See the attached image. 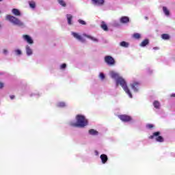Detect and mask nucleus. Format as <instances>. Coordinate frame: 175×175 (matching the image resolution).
<instances>
[{"label": "nucleus", "instance_id": "1", "mask_svg": "<svg viewBox=\"0 0 175 175\" xmlns=\"http://www.w3.org/2000/svg\"><path fill=\"white\" fill-rule=\"evenodd\" d=\"M75 120L76 121L71 120L69 122V125H70V126H74L75 128H85V126L88 125V119H87L84 115H77L75 116Z\"/></svg>", "mask_w": 175, "mask_h": 175}, {"label": "nucleus", "instance_id": "2", "mask_svg": "<svg viewBox=\"0 0 175 175\" xmlns=\"http://www.w3.org/2000/svg\"><path fill=\"white\" fill-rule=\"evenodd\" d=\"M116 87H118L120 85L122 88L124 90V91L126 92V94L129 96V98H133L132 93L131 92V90L129 88H128V85L126 84V81L122 77L119 78L116 81Z\"/></svg>", "mask_w": 175, "mask_h": 175}, {"label": "nucleus", "instance_id": "3", "mask_svg": "<svg viewBox=\"0 0 175 175\" xmlns=\"http://www.w3.org/2000/svg\"><path fill=\"white\" fill-rule=\"evenodd\" d=\"M5 18L10 21L11 24H13V25H17L18 27H25L23 21H20V19H18L17 17L13 16L12 15H7Z\"/></svg>", "mask_w": 175, "mask_h": 175}, {"label": "nucleus", "instance_id": "4", "mask_svg": "<svg viewBox=\"0 0 175 175\" xmlns=\"http://www.w3.org/2000/svg\"><path fill=\"white\" fill-rule=\"evenodd\" d=\"M159 135H161L159 131L155 132L152 135L149 137V139H154L156 142L162 143L163 142V137H162V136H159Z\"/></svg>", "mask_w": 175, "mask_h": 175}, {"label": "nucleus", "instance_id": "5", "mask_svg": "<svg viewBox=\"0 0 175 175\" xmlns=\"http://www.w3.org/2000/svg\"><path fill=\"white\" fill-rule=\"evenodd\" d=\"M105 62H106L107 65H109V66H113V65H116V60H114V58L110 55L105 57Z\"/></svg>", "mask_w": 175, "mask_h": 175}, {"label": "nucleus", "instance_id": "6", "mask_svg": "<svg viewBox=\"0 0 175 175\" xmlns=\"http://www.w3.org/2000/svg\"><path fill=\"white\" fill-rule=\"evenodd\" d=\"M109 75L111 79H113L115 81H117V80L122 77L121 75H120V73L114 70H110Z\"/></svg>", "mask_w": 175, "mask_h": 175}, {"label": "nucleus", "instance_id": "7", "mask_svg": "<svg viewBox=\"0 0 175 175\" xmlns=\"http://www.w3.org/2000/svg\"><path fill=\"white\" fill-rule=\"evenodd\" d=\"M131 87L133 91L137 92L140 90V82L134 81L131 83Z\"/></svg>", "mask_w": 175, "mask_h": 175}, {"label": "nucleus", "instance_id": "8", "mask_svg": "<svg viewBox=\"0 0 175 175\" xmlns=\"http://www.w3.org/2000/svg\"><path fill=\"white\" fill-rule=\"evenodd\" d=\"M71 35L73 36V38H75V39L79 40V42H81V43H84V42H85V40L83 39V36H81V35H80L79 33L72 31Z\"/></svg>", "mask_w": 175, "mask_h": 175}, {"label": "nucleus", "instance_id": "9", "mask_svg": "<svg viewBox=\"0 0 175 175\" xmlns=\"http://www.w3.org/2000/svg\"><path fill=\"white\" fill-rule=\"evenodd\" d=\"M22 38L25 42H27L28 44H33V40L29 35H23Z\"/></svg>", "mask_w": 175, "mask_h": 175}, {"label": "nucleus", "instance_id": "10", "mask_svg": "<svg viewBox=\"0 0 175 175\" xmlns=\"http://www.w3.org/2000/svg\"><path fill=\"white\" fill-rule=\"evenodd\" d=\"M118 117L121 121H123V122H129V121L132 120V118L128 115H120Z\"/></svg>", "mask_w": 175, "mask_h": 175}, {"label": "nucleus", "instance_id": "11", "mask_svg": "<svg viewBox=\"0 0 175 175\" xmlns=\"http://www.w3.org/2000/svg\"><path fill=\"white\" fill-rule=\"evenodd\" d=\"M94 6H103L105 5V0H91Z\"/></svg>", "mask_w": 175, "mask_h": 175}, {"label": "nucleus", "instance_id": "12", "mask_svg": "<svg viewBox=\"0 0 175 175\" xmlns=\"http://www.w3.org/2000/svg\"><path fill=\"white\" fill-rule=\"evenodd\" d=\"M68 25H73V15L67 14L66 15Z\"/></svg>", "mask_w": 175, "mask_h": 175}, {"label": "nucleus", "instance_id": "13", "mask_svg": "<svg viewBox=\"0 0 175 175\" xmlns=\"http://www.w3.org/2000/svg\"><path fill=\"white\" fill-rule=\"evenodd\" d=\"M25 51L27 57H31L32 54H33V51L32 50V48L29 45L25 46Z\"/></svg>", "mask_w": 175, "mask_h": 175}, {"label": "nucleus", "instance_id": "14", "mask_svg": "<svg viewBox=\"0 0 175 175\" xmlns=\"http://www.w3.org/2000/svg\"><path fill=\"white\" fill-rule=\"evenodd\" d=\"M83 36H85V38H88V39H90V40H92L94 43L99 42V39L96 38L94 36H90V35H88V34H85V33L83 34Z\"/></svg>", "mask_w": 175, "mask_h": 175}, {"label": "nucleus", "instance_id": "15", "mask_svg": "<svg viewBox=\"0 0 175 175\" xmlns=\"http://www.w3.org/2000/svg\"><path fill=\"white\" fill-rule=\"evenodd\" d=\"M120 23L121 24H128V23H129V17H128V16H122L120 18Z\"/></svg>", "mask_w": 175, "mask_h": 175}, {"label": "nucleus", "instance_id": "16", "mask_svg": "<svg viewBox=\"0 0 175 175\" xmlns=\"http://www.w3.org/2000/svg\"><path fill=\"white\" fill-rule=\"evenodd\" d=\"M88 133L91 136H98L99 135V132H98V131H96L94 129L89 130Z\"/></svg>", "mask_w": 175, "mask_h": 175}, {"label": "nucleus", "instance_id": "17", "mask_svg": "<svg viewBox=\"0 0 175 175\" xmlns=\"http://www.w3.org/2000/svg\"><path fill=\"white\" fill-rule=\"evenodd\" d=\"M100 158L102 163H103V165H105V163H106V162H107V161L109 160L107 155H106L105 154H101Z\"/></svg>", "mask_w": 175, "mask_h": 175}, {"label": "nucleus", "instance_id": "18", "mask_svg": "<svg viewBox=\"0 0 175 175\" xmlns=\"http://www.w3.org/2000/svg\"><path fill=\"white\" fill-rule=\"evenodd\" d=\"M12 13L14 14V16H21V12L18 9L14 8L12 10Z\"/></svg>", "mask_w": 175, "mask_h": 175}, {"label": "nucleus", "instance_id": "19", "mask_svg": "<svg viewBox=\"0 0 175 175\" xmlns=\"http://www.w3.org/2000/svg\"><path fill=\"white\" fill-rule=\"evenodd\" d=\"M57 2L62 6V8H66V1L65 0H57Z\"/></svg>", "mask_w": 175, "mask_h": 175}, {"label": "nucleus", "instance_id": "20", "mask_svg": "<svg viewBox=\"0 0 175 175\" xmlns=\"http://www.w3.org/2000/svg\"><path fill=\"white\" fill-rule=\"evenodd\" d=\"M148 43H150V41L148 40V39H145L144 40H143L141 42L139 46H140V47H146V46H147V44H148Z\"/></svg>", "mask_w": 175, "mask_h": 175}, {"label": "nucleus", "instance_id": "21", "mask_svg": "<svg viewBox=\"0 0 175 175\" xmlns=\"http://www.w3.org/2000/svg\"><path fill=\"white\" fill-rule=\"evenodd\" d=\"M153 106L155 109H161V103L158 100H154L153 102Z\"/></svg>", "mask_w": 175, "mask_h": 175}, {"label": "nucleus", "instance_id": "22", "mask_svg": "<svg viewBox=\"0 0 175 175\" xmlns=\"http://www.w3.org/2000/svg\"><path fill=\"white\" fill-rule=\"evenodd\" d=\"M163 12L165 14V15L167 16V17H169V16H170V12L167 9V8L163 7Z\"/></svg>", "mask_w": 175, "mask_h": 175}, {"label": "nucleus", "instance_id": "23", "mask_svg": "<svg viewBox=\"0 0 175 175\" xmlns=\"http://www.w3.org/2000/svg\"><path fill=\"white\" fill-rule=\"evenodd\" d=\"M120 46H121V47H124L125 49H128V47H129V43L125 41H122L120 43Z\"/></svg>", "mask_w": 175, "mask_h": 175}, {"label": "nucleus", "instance_id": "24", "mask_svg": "<svg viewBox=\"0 0 175 175\" xmlns=\"http://www.w3.org/2000/svg\"><path fill=\"white\" fill-rule=\"evenodd\" d=\"M29 6L31 9H35L36 8V3L34 1H29Z\"/></svg>", "mask_w": 175, "mask_h": 175}, {"label": "nucleus", "instance_id": "25", "mask_svg": "<svg viewBox=\"0 0 175 175\" xmlns=\"http://www.w3.org/2000/svg\"><path fill=\"white\" fill-rule=\"evenodd\" d=\"M67 105H68L66 104V103L62 102V101L59 102V103H57V107H66Z\"/></svg>", "mask_w": 175, "mask_h": 175}, {"label": "nucleus", "instance_id": "26", "mask_svg": "<svg viewBox=\"0 0 175 175\" xmlns=\"http://www.w3.org/2000/svg\"><path fill=\"white\" fill-rule=\"evenodd\" d=\"M101 28L103 31H109V28L107 27V25L105 22L101 23Z\"/></svg>", "mask_w": 175, "mask_h": 175}, {"label": "nucleus", "instance_id": "27", "mask_svg": "<svg viewBox=\"0 0 175 175\" xmlns=\"http://www.w3.org/2000/svg\"><path fill=\"white\" fill-rule=\"evenodd\" d=\"M161 38L163 40H169V39H170V36L169 34L164 33L161 35Z\"/></svg>", "mask_w": 175, "mask_h": 175}, {"label": "nucleus", "instance_id": "28", "mask_svg": "<svg viewBox=\"0 0 175 175\" xmlns=\"http://www.w3.org/2000/svg\"><path fill=\"white\" fill-rule=\"evenodd\" d=\"M133 38H134V39H137L139 40L142 38V34L139 33H135L133 35Z\"/></svg>", "mask_w": 175, "mask_h": 175}, {"label": "nucleus", "instance_id": "29", "mask_svg": "<svg viewBox=\"0 0 175 175\" xmlns=\"http://www.w3.org/2000/svg\"><path fill=\"white\" fill-rule=\"evenodd\" d=\"M14 53L15 55H21V54H23V52L21 51V50L18 49L14 50Z\"/></svg>", "mask_w": 175, "mask_h": 175}, {"label": "nucleus", "instance_id": "30", "mask_svg": "<svg viewBox=\"0 0 175 175\" xmlns=\"http://www.w3.org/2000/svg\"><path fill=\"white\" fill-rule=\"evenodd\" d=\"M98 77L102 81H103V80H105V79L106 78V76H105V74L103 72H100Z\"/></svg>", "mask_w": 175, "mask_h": 175}, {"label": "nucleus", "instance_id": "31", "mask_svg": "<svg viewBox=\"0 0 175 175\" xmlns=\"http://www.w3.org/2000/svg\"><path fill=\"white\" fill-rule=\"evenodd\" d=\"M1 54H3V55H8L9 50H8V49H3Z\"/></svg>", "mask_w": 175, "mask_h": 175}, {"label": "nucleus", "instance_id": "32", "mask_svg": "<svg viewBox=\"0 0 175 175\" xmlns=\"http://www.w3.org/2000/svg\"><path fill=\"white\" fill-rule=\"evenodd\" d=\"M78 23L79 24H81V25H86L87 23H85V21L81 20V19H79L78 20Z\"/></svg>", "mask_w": 175, "mask_h": 175}, {"label": "nucleus", "instance_id": "33", "mask_svg": "<svg viewBox=\"0 0 175 175\" xmlns=\"http://www.w3.org/2000/svg\"><path fill=\"white\" fill-rule=\"evenodd\" d=\"M112 25H113V27H118L120 25V23L115 21L112 23Z\"/></svg>", "mask_w": 175, "mask_h": 175}, {"label": "nucleus", "instance_id": "34", "mask_svg": "<svg viewBox=\"0 0 175 175\" xmlns=\"http://www.w3.org/2000/svg\"><path fill=\"white\" fill-rule=\"evenodd\" d=\"M60 69H62V70H64V69H65V68H66V64H62V65H60Z\"/></svg>", "mask_w": 175, "mask_h": 175}, {"label": "nucleus", "instance_id": "35", "mask_svg": "<svg viewBox=\"0 0 175 175\" xmlns=\"http://www.w3.org/2000/svg\"><path fill=\"white\" fill-rule=\"evenodd\" d=\"M146 127L151 129V128H154V124H147Z\"/></svg>", "mask_w": 175, "mask_h": 175}, {"label": "nucleus", "instance_id": "36", "mask_svg": "<svg viewBox=\"0 0 175 175\" xmlns=\"http://www.w3.org/2000/svg\"><path fill=\"white\" fill-rule=\"evenodd\" d=\"M36 95H38L36 93H33L32 94L30 95V96H36Z\"/></svg>", "mask_w": 175, "mask_h": 175}, {"label": "nucleus", "instance_id": "37", "mask_svg": "<svg viewBox=\"0 0 175 175\" xmlns=\"http://www.w3.org/2000/svg\"><path fill=\"white\" fill-rule=\"evenodd\" d=\"M153 50H159V47L154 46V47H153Z\"/></svg>", "mask_w": 175, "mask_h": 175}, {"label": "nucleus", "instance_id": "38", "mask_svg": "<svg viewBox=\"0 0 175 175\" xmlns=\"http://www.w3.org/2000/svg\"><path fill=\"white\" fill-rule=\"evenodd\" d=\"M95 155L98 156L99 155V152H98V150H95Z\"/></svg>", "mask_w": 175, "mask_h": 175}, {"label": "nucleus", "instance_id": "39", "mask_svg": "<svg viewBox=\"0 0 175 175\" xmlns=\"http://www.w3.org/2000/svg\"><path fill=\"white\" fill-rule=\"evenodd\" d=\"M0 88H3V83H0Z\"/></svg>", "mask_w": 175, "mask_h": 175}, {"label": "nucleus", "instance_id": "40", "mask_svg": "<svg viewBox=\"0 0 175 175\" xmlns=\"http://www.w3.org/2000/svg\"><path fill=\"white\" fill-rule=\"evenodd\" d=\"M10 99L13 100V99H14V95H11L10 96Z\"/></svg>", "mask_w": 175, "mask_h": 175}, {"label": "nucleus", "instance_id": "41", "mask_svg": "<svg viewBox=\"0 0 175 175\" xmlns=\"http://www.w3.org/2000/svg\"><path fill=\"white\" fill-rule=\"evenodd\" d=\"M149 73H152V70H149Z\"/></svg>", "mask_w": 175, "mask_h": 175}, {"label": "nucleus", "instance_id": "42", "mask_svg": "<svg viewBox=\"0 0 175 175\" xmlns=\"http://www.w3.org/2000/svg\"><path fill=\"white\" fill-rule=\"evenodd\" d=\"M171 96L175 97V94H171Z\"/></svg>", "mask_w": 175, "mask_h": 175}, {"label": "nucleus", "instance_id": "43", "mask_svg": "<svg viewBox=\"0 0 175 175\" xmlns=\"http://www.w3.org/2000/svg\"><path fill=\"white\" fill-rule=\"evenodd\" d=\"M145 19H146V20H148V17L146 16V17H145Z\"/></svg>", "mask_w": 175, "mask_h": 175}, {"label": "nucleus", "instance_id": "44", "mask_svg": "<svg viewBox=\"0 0 175 175\" xmlns=\"http://www.w3.org/2000/svg\"><path fill=\"white\" fill-rule=\"evenodd\" d=\"M0 2H2V0H0Z\"/></svg>", "mask_w": 175, "mask_h": 175}]
</instances>
